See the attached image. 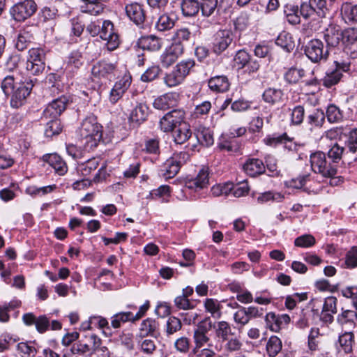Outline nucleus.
<instances>
[{
	"instance_id": "f257e3e1",
	"label": "nucleus",
	"mask_w": 357,
	"mask_h": 357,
	"mask_svg": "<svg viewBox=\"0 0 357 357\" xmlns=\"http://www.w3.org/2000/svg\"><path fill=\"white\" fill-rule=\"evenodd\" d=\"M33 86L32 81L17 82L13 75L5 77L1 84L4 94L11 96L10 106L16 109L26 103Z\"/></svg>"
},
{
	"instance_id": "f03ea898",
	"label": "nucleus",
	"mask_w": 357,
	"mask_h": 357,
	"mask_svg": "<svg viewBox=\"0 0 357 357\" xmlns=\"http://www.w3.org/2000/svg\"><path fill=\"white\" fill-rule=\"evenodd\" d=\"M102 126L98 123L96 117L91 114L86 116L82 121L79 128L80 137L86 140V144H91L90 146H97L102 140Z\"/></svg>"
},
{
	"instance_id": "7ed1b4c3",
	"label": "nucleus",
	"mask_w": 357,
	"mask_h": 357,
	"mask_svg": "<svg viewBox=\"0 0 357 357\" xmlns=\"http://www.w3.org/2000/svg\"><path fill=\"white\" fill-rule=\"evenodd\" d=\"M47 52L41 45L29 50L26 68L31 74L38 75L45 70Z\"/></svg>"
},
{
	"instance_id": "20e7f679",
	"label": "nucleus",
	"mask_w": 357,
	"mask_h": 357,
	"mask_svg": "<svg viewBox=\"0 0 357 357\" xmlns=\"http://www.w3.org/2000/svg\"><path fill=\"white\" fill-rule=\"evenodd\" d=\"M195 63L192 59L183 60L164 77V82L169 87H174L183 82Z\"/></svg>"
},
{
	"instance_id": "39448f33",
	"label": "nucleus",
	"mask_w": 357,
	"mask_h": 357,
	"mask_svg": "<svg viewBox=\"0 0 357 357\" xmlns=\"http://www.w3.org/2000/svg\"><path fill=\"white\" fill-rule=\"evenodd\" d=\"M185 113L183 109H175L165 114L159 121V128L164 132H169L185 123Z\"/></svg>"
},
{
	"instance_id": "423d86ee",
	"label": "nucleus",
	"mask_w": 357,
	"mask_h": 357,
	"mask_svg": "<svg viewBox=\"0 0 357 357\" xmlns=\"http://www.w3.org/2000/svg\"><path fill=\"white\" fill-rule=\"evenodd\" d=\"M304 53L313 63L326 61L328 56V50L324 49L323 42L319 39H312L304 46Z\"/></svg>"
},
{
	"instance_id": "0eeeda50",
	"label": "nucleus",
	"mask_w": 357,
	"mask_h": 357,
	"mask_svg": "<svg viewBox=\"0 0 357 357\" xmlns=\"http://www.w3.org/2000/svg\"><path fill=\"white\" fill-rule=\"evenodd\" d=\"M37 10L33 0H24L15 4L10 10V15L17 22H22L32 16Z\"/></svg>"
},
{
	"instance_id": "6e6552de",
	"label": "nucleus",
	"mask_w": 357,
	"mask_h": 357,
	"mask_svg": "<svg viewBox=\"0 0 357 357\" xmlns=\"http://www.w3.org/2000/svg\"><path fill=\"white\" fill-rule=\"evenodd\" d=\"M130 104L132 109H130L128 121L134 126H139L147 119L149 108L145 102L135 100L134 96L130 100Z\"/></svg>"
},
{
	"instance_id": "1a4fd4ad",
	"label": "nucleus",
	"mask_w": 357,
	"mask_h": 357,
	"mask_svg": "<svg viewBox=\"0 0 357 357\" xmlns=\"http://www.w3.org/2000/svg\"><path fill=\"white\" fill-rule=\"evenodd\" d=\"M326 158V154L322 151H319L311 153L310 156L311 168L314 173L319 174L323 177H333L337 174V169L331 167L326 170L324 165Z\"/></svg>"
},
{
	"instance_id": "9d476101",
	"label": "nucleus",
	"mask_w": 357,
	"mask_h": 357,
	"mask_svg": "<svg viewBox=\"0 0 357 357\" xmlns=\"http://www.w3.org/2000/svg\"><path fill=\"white\" fill-rule=\"evenodd\" d=\"M234 40L231 31L222 29L218 31L212 43V51L217 55L221 54L225 51Z\"/></svg>"
},
{
	"instance_id": "9b49d317",
	"label": "nucleus",
	"mask_w": 357,
	"mask_h": 357,
	"mask_svg": "<svg viewBox=\"0 0 357 357\" xmlns=\"http://www.w3.org/2000/svg\"><path fill=\"white\" fill-rule=\"evenodd\" d=\"M116 70L117 62L110 63L105 60H101L93 65L91 73L97 79H111L115 76Z\"/></svg>"
},
{
	"instance_id": "f8f14e48",
	"label": "nucleus",
	"mask_w": 357,
	"mask_h": 357,
	"mask_svg": "<svg viewBox=\"0 0 357 357\" xmlns=\"http://www.w3.org/2000/svg\"><path fill=\"white\" fill-rule=\"evenodd\" d=\"M124 10L130 21L140 28L143 27L146 20V13L143 5L137 2L127 3L125 6Z\"/></svg>"
},
{
	"instance_id": "ddd939ff",
	"label": "nucleus",
	"mask_w": 357,
	"mask_h": 357,
	"mask_svg": "<svg viewBox=\"0 0 357 357\" xmlns=\"http://www.w3.org/2000/svg\"><path fill=\"white\" fill-rule=\"evenodd\" d=\"M69 104V98L61 96L50 102L45 110L43 115L46 118L58 119Z\"/></svg>"
},
{
	"instance_id": "4468645a",
	"label": "nucleus",
	"mask_w": 357,
	"mask_h": 357,
	"mask_svg": "<svg viewBox=\"0 0 357 357\" xmlns=\"http://www.w3.org/2000/svg\"><path fill=\"white\" fill-rule=\"evenodd\" d=\"M342 43L347 54L357 57V29L349 28L342 31Z\"/></svg>"
},
{
	"instance_id": "2eb2a0df",
	"label": "nucleus",
	"mask_w": 357,
	"mask_h": 357,
	"mask_svg": "<svg viewBox=\"0 0 357 357\" xmlns=\"http://www.w3.org/2000/svg\"><path fill=\"white\" fill-rule=\"evenodd\" d=\"M265 322L268 329L277 333L290 322V317L287 314H276L271 312L265 316Z\"/></svg>"
},
{
	"instance_id": "dca6fc26",
	"label": "nucleus",
	"mask_w": 357,
	"mask_h": 357,
	"mask_svg": "<svg viewBox=\"0 0 357 357\" xmlns=\"http://www.w3.org/2000/svg\"><path fill=\"white\" fill-rule=\"evenodd\" d=\"M183 46L172 43L160 56L162 66L165 68L170 66L183 54Z\"/></svg>"
},
{
	"instance_id": "f3484780",
	"label": "nucleus",
	"mask_w": 357,
	"mask_h": 357,
	"mask_svg": "<svg viewBox=\"0 0 357 357\" xmlns=\"http://www.w3.org/2000/svg\"><path fill=\"white\" fill-rule=\"evenodd\" d=\"M126 307L128 311H121L116 313L111 317V326L114 329L121 328L122 324L127 322H135L134 320V312L132 310H137V306L132 304L128 305Z\"/></svg>"
},
{
	"instance_id": "a211bd4d",
	"label": "nucleus",
	"mask_w": 357,
	"mask_h": 357,
	"mask_svg": "<svg viewBox=\"0 0 357 357\" xmlns=\"http://www.w3.org/2000/svg\"><path fill=\"white\" fill-rule=\"evenodd\" d=\"M357 314L354 310H346L337 317V322L342 331H354L356 328Z\"/></svg>"
},
{
	"instance_id": "6ab92c4d",
	"label": "nucleus",
	"mask_w": 357,
	"mask_h": 357,
	"mask_svg": "<svg viewBox=\"0 0 357 357\" xmlns=\"http://www.w3.org/2000/svg\"><path fill=\"white\" fill-rule=\"evenodd\" d=\"M178 98L179 95L177 93H167L155 98L153 105L157 109L165 110L176 106Z\"/></svg>"
},
{
	"instance_id": "aec40b11",
	"label": "nucleus",
	"mask_w": 357,
	"mask_h": 357,
	"mask_svg": "<svg viewBox=\"0 0 357 357\" xmlns=\"http://www.w3.org/2000/svg\"><path fill=\"white\" fill-rule=\"evenodd\" d=\"M218 148L222 151H226L230 154H235L240 152L241 143L235 137H229L222 135L218 141Z\"/></svg>"
},
{
	"instance_id": "412c9836",
	"label": "nucleus",
	"mask_w": 357,
	"mask_h": 357,
	"mask_svg": "<svg viewBox=\"0 0 357 357\" xmlns=\"http://www.w3.org/2000/svg\"><path fill=\"white\" fill-rule=\"evenodd\" d=\"M42 160L48 163L58 175L63 176L68 172L66 162L56 153L45 154Z\"/></svg>"
},
{
	"instance_id": "4be33fe9",
	"label": "nucleus",
	"mask_w": 357,
	"mask_h": 357,
	"mask_svg": "<svg viewBox=\"0 0 357 357\" xmlns=\"http://www.w3.org/2000/svg\"><path fill=\"white\" fill-rule=\"evenodd\" d=\"M324 39L327 45V48L337 47L342 40V31L337 26L331 25L324 33Z\"/></svg>"
},
{
	"instance_id": "5701e85b",
	"label": "nucleus",
	"mask_w": 357,
	"mask_h": 357,
	"mask_svg": "<svg viewBox=\"0 0 357 357\" xmlns=\"http://www.w3.org/2000/svg\"><path fill=\"white\" fill-rule=\"evenodd\" d=\"M305 123L312 131L321 128L325 123V113L321 109H314L306 116Z\"/></svg>"
},
{
	"instance_id": "b1692460",
	"label": "nucleus",
	"mask_w": 357,
	"mask_h": 357,
	"mask_svg": "<svg viewBox=\"0 0 357 357\" xmlns=\"http://www.w3.org/2000/svg\"><path fill=\"white\" fill-rule=\"evenodd\" d=\"M83 3L80 6L82 13L91 15H99L103 13L105 5V0H82Z\"/></svg>"
},
{
	"instance_id": "393cba45",
	"label": "nucleus",
	"mask_w": 357,
	"mask_h": 357,
	"mask_svg": "<svg viewBox=\"0 0 357 357\" xmlns=\"http://www.w3.org/2000/svg\"><path fill=\"white\" fill-rule=\"evenodd\" d=\"M137 45L144 50L155 52L161 48L162 41L154 35L144 36L138 39Z\"/></svg>"
},
{
	"instance_id": "a878e982",
	"label": "nucleus",
	"mask_w": 357,
	"mask_h": 357,
	"mask_svg": "<svg viewBox=\"0 0 357 357\" xmlns=\"http://www.w3.org/2000/svg\"><path fill=\"white\" fill-rule=\"evenodd\" d=\"M243 168L248 175L252 177L264 174L266 170L264 162L258 158H250L247 160Z\"/></svg>"
},
{
	"instance_id": "bb28decb",
	"label": "nucleus",
	"mask_w": 357,
	"mask_h": 357,
	"mask_svg": "<svg viewBox=\"0 0 357 357\" xmlns=\"http://www.w3.org/2000/svg\"><path fill=\"white\" fill-rule=\"evenodd\" d=\"M284 93L280 89L268 87L262 93V100L269 105L280 104L283 100Z\"/></svg>"
},
{
	"instance_id": "cd10ccee",
	"label": "nucleus",
	"mask_w": 357,
	"mask_h": 357,
	"mask_svg": "<svg viewBox=\"0 0 357 357\" xmlns=\"http://www.w3.org/2000/svg\"><path fill=\"white\" fill-rule=\"evenodd\" d=\"M229 82L227 77L218 75L211 77L208 82L209 89L215 93H224L229 89Z\"/></svg>"
},
{
	"instance_id": "c85d7f7f",
	"label": "nucleus",
	"mask_w": 357,
	"mask_h": 357,
	"mask_svg": "<svg viewBox=\"0 0 357 357\" xmlns=\"http://www.w3.org/2000/svg\"><path fill=\"white\" fill-rule=\"evenodd\" d=\"M176 22V17L174 13H164L158 17L155 27L158 31H167L174 28Z\"/></svg>"
},
{
	"instance_id": "c756f323",
	"label": "nucleus",
	"mask_w": 357,
	"mask_h": 357,
	"mask_svg": "<svg viewBox=\"0 0 357 357\" xmlns=\"http://www.w3.org/2000/svg\"><path fill=\"white\" fill-rule=\"evenodd\" d=\"M34 40V36L30 31L23 29L18 33L15 47L18 51L22 52L28 48Z\"/></svg>"
},
{
	"instance_id": "7c9ffc66",
	"label": "nucleus",
	"mask_w": 357,
	"mask_h": 357,
	"mask_svg": "<svg viewBox=\"0 0 357 357\" xmlns=\"http://www.w3.org/2000/svg\"><path fill=\"white\" fill-rule=\"evenodd\" d=\"M208 172L207 169L202 168L199 172L197 176L190 180L186 185L188 188L195 189V190L203 189L208 185Z\"/></svg>"
},
{
	"instance_id": "2f4dec72",
	"label": "nucleus",
	"mask_w": 357,
	"mask_h": 357,
	"mask_svg": "<svg viewBox=\"0 0 357 357\" xmlns=\"http://www.w3.org/2000/svg\"><path fill=\"white\" fill-rule=\"evenodd\" d=\"M159 324L152 318H147L142 321L140 324V336L146 337L148 335L155 336L158 333Z\"/></svg>"
},
{
	"instance_id": "473e14b6",
	"label": "nucleus",
	"mask_w": 357,
	"mask_h": 357,
	"mask_svg": "<svg viewBox=\"0 0 357 357\" xmlns=\"http://www.w3.org/2000/svg\"><path fill=\"white\" fill-rule=\"evenodd\" d=\"M195 134L198 142L201 145L209 147L213 144V134L208 128L200 126L196 130Z\"/></svg>"
},
{
	"instance_id": "72a5a7b5",
	"label": "nucleus",
	"mask_w": 357,
	"mask_h": 357,
	"mask_svg": "<svg viewBox=\"0 0 357 357\" xmlns=\"http://www.w3.org/2000/svg\"><path fill=\"white\" fill-rule=\"evenodd\" d=\"M338 342L345 353H351L355 345L354 331H342L339 336Z\"/></svg>"
},
{
	"instance_id": "f704fd0d",
	"label": "nucleus",
	"mask_w": 357,
	"mask_h": 357,
	"mask_svg": "<svg viewBox=\"0 0 357 357\" xmlns=\"http://www.w3.org/2000/svg\"><path fill=\"white\" fill-rule=\"evenodd\" d=\"M205 311L211 314L214 319H220L222 317V305L220 301L215 298H206L204 302Z\"/></svg>"
},
{
	"instance_id": "c9c22d12",
	"label": "nucleus",
	"mask_w": 357,
	"mask_h": 357,
	"mask_svg": "<svg viewBox=\"0 0 357 357\" xmlns=\"http://www.w3.org/2000/svg\"><path fill=\"white\" fill-rule=\"evenodd\" d=\"M215 335L222 341H227L230 335H233L230 324L225 321H220L213 325Z\"/></svg>"
},
{
	"instance_id": "e433bc0d",
	"label": "nucleus",
	"mask_w": 357,
	"mask_h": 357,
	"mask_svg": "<svg viewBox=\"0 0 357 357\" xmlns=\"http://www.w3.org/2000/svg\"><path fill=\"white\" fill-rule=\"evenodd\" d=\"M192 135V131L185 122L176 128L173 137L174 142L178 144H183L188 141Z\"/></svg>"
},
{
	"instance_id": "4c0bfd02",
	"label": "nucleus",
	"mask_w": 357,
	"mask_h": 357,
	"mask_svg": "<svg viewBox=\"0 0 357 357\" xmlns=\"http://www.w3.org/2000/svg\"><path fill=\"white\" fill-rule=\"evenodd\" d=\"M305 72L303 68L291 67L284 74V79L289 84H296L305 76Z\"/></svg>"
},
{
	"instance_id": "58836bf2",
	"label": "nucleus",
	"mask_w": 357,
	"mask_h": 357,
	"mask_svg": "<svg viewBox=\"0 0 357 357\" xmlns=\"http://www.w3.org/2000/svg\"><path fill=\"white\" fill-rule=\"evenodd\" d=\"M316 15L320 18H325L333 9V6L327 0H310Z\"/></svg>"
},
{
	"instance_id": "ea45409f",
	"label": "nucleus",
	"mask_w": 357,
	"mask_h": 357,
	"mask_svg": "<svg viewBox=\"0 0 357 357\" xmlns=\"http://www.w3.org/2000/svg\"><path fill=\"white\" fill-rule=\"evenodd\" d=\"M181 8L184 16L193 17L199 11V2L198 0H182Z\"/></svg>"
},
{
	"instance_id": "a19ab883",
	"label": "nucleus",
	"mask_w": 357,
	"mask_h": 357,
	"mask_svg": "<svg viewBox=\"0 0 357 357\" xmlns=\"http://www.w3.org/2000/svg\"><path fill=\"white\" fill-rule=\"evenodd\" d=\"M275 44L281 47L287 52H291L295 47L291 35L285 31L279 34L275 40Z\"/></svg>"
},
{
	"instance_id": "79ce46f5",
	"label": "nucleus",
	"mask_w": 357,
	"mask_h": 357,
	"mask_svg": "<svg viewBox=\"0 0 357 357\" xmlns=\"http://www.w3.org/2000/svg\"><path fill=\"white\" fill-rule=\"evenodd\" d=\"M284 13L287 22L293 25L298 24L301 22L299 8L294 4H287L284 8Z\"/></svg>"
},
{
	"instance_id": "37998d69",
	"label": "nucleus",
	"mask_w": 357,
	"mask_h": 357,
	"mask_svg": "<svg viewBox=\"0 0 357 357\" xmlns=\"http://www.w3.org/2000/svg\"><path fill=\"white\" fill-rule=\"evenodd\" d=\"M82 54L78 50L72 51L68 56L66 70L73 71L83 65Z\"/></svg>"
},
{
	"instance_id": "c03bdc74",
	"label": "nucleus",
	"mask_w": 357,
	"mask_h": 357,
	"mask_svg": "<svg viewBox=\"0 0 357 357\" xmlns=\"http://www.w3.org/2000/svg\"><path fill=\"white\" fill-rule=\"evenodd\" d=\"M199 10L204 17H209L215 13H218V0H201Z\"/></svg>"
},
{
	"instance_id": "a18cd8bd",
	"label": "nucleus",
	"mask_w": 357,
	"mask_h": 357,
	"mask_svg": "<svg viewBox=\"0 0 357 357\" xmlns=\"http://www.w3.org/2000/svg\"><path fill=\"white\" fill-rule=\"evenodd\" d=\"M61 131L62 126L61 121L59 119H52L46 123L44 134L46 137L51 138L59 135Z\"/></svg>"
},
{
	"instance_id": "49530a36",
	"label": "nucleus",
	"mask_w": 357,
	"mask_h": 357,
	"mask_svg": "<svg viewBox=\"0 0 357 357\" xmlns=\"http://www.w3.org/2000/svg\"><path fill=\"white\" fill-rule=\"evenodd\" d=\"M325 118L331 123H338L343 119V113L340 109L334 104H330L326 108Z\"/></svg>"
},
{
	"instance_id": "de8ad7c7",
	"label": "nucleus",
	"mask_w": 357,
	"mask_h": 357,
	"mask_svg": "<svg viewBox=\"0 0 357 357\" xmlns=\"http://www.w3.org/2000/svg\"><path fill=\"white\" fill-rule=\"evenodd\" d=\"M181 167L172 158L167 159L163 165L162 176L165 179L174 177L178 172Z\"/></svg>"
},
{
	"instance_id": "09e8293b",
	"label": "nucleus",
	"mask_w": 357,
	"mask_h": 357,
	"mask_svg": "<svg viewBox=\"0 0 357 357\" xmlns=\"http://www.w3.org/2000/svg\"><path fill=\"white\" fill-rule=\"evenodd\" d=\"M182 328L181 321L175 316H170L166 322L165 333L167 337H171Z\"/></svg>"
},
{
	"instance_id": "8fccbe9b",
	"label": "nucleus",
	"mask_w": 357,
	"mask_h": 357,
	"mask_svg": "<svg viewBox=\"0 0 357 357\" xmlns=\"http://www.w3.org/2000/svg\"><path fill=\"white\" fill-rule=\"evenodd\" d=\"M342 76L343 75L338 70H333L327 72L321 81L323 86L326 88H331L340 82Z\"/></svg>"
},
{
	"instance_id": "3c124183",
	"label": "nucleus",
	"mask_w": 357,
	"mask_h": 357,
	"mask_svg": "<svg viewBox=\"0 0 357 357\" xmlns=\"http://www.w3.org/2000/svg\"><path fill=\"white\" fill-rule=\"evenodd\" d=\"M282 347L281 340L277 336H271L266 344L267 354L270 357L276 356Z\"/></svg>"
},
{
	"instance_id": "603ef678",
	"label": "nucleus",
	"mask_w": 357,
	"mask_h": 357,
	"mask_svg": "<svg viewBox=\"0 0 357 357\" xmlns=\"http://www.w3.org/2000/svg\"><path fill=\"white\" fill-rule=\"evenodd\" d=\"M99 165V161L96 158H91L86 162L79 165L78 172L83 176H87L95 171Z\"/></svg>"
},
{
	"instance_id": "864d4df0",
	"label": "nucleus",
	"mask_w": 357,
	"mask_h": 357,
	"mask_svg": "<svg viewBox=\"0 0 357 357\" xmlns=\"http://www.w3.org/2000/svg\"><path fill=\"white\" fill-rule=\"evenodd\" d=\"M341 11L349 21L357 22V5L353 6L349 2H344L342 4Z\"/></svg>"
},
{
	"instance_id": "5fc2aeb1",
	"label": "nucleus",
	"mask_w": 357,
	"mask_h": 357,
	"mask_svg": "<svg viewBox=\"0 0 357 357\" xmlns=\"http://www.w3.org/2000/svg\"><path fill=\"white\" fill-rule=\"evenodd\" d=\"M344 151V147L340 146L337 143H335L331 146L328 151V157L335 164L338 163L342 159V154Z\"/></svg>"
},
{
	"instance_id": "6e6d98bb",
	"label": "nucleus",
	"mask_w": 357,
	"mask_h": 357,
	"mask_svg": "<svg viewBox=\"0 0 357 357\" xmlns=\"http://www.w3.org/2000/svg\"><path fill=\"white\" fill-rule=\"evenodd\" d=\"M191 37V33L187 28L178 29L172 37V43L183 46V43L187 42Z\"/></svg>"
},
{
	"instance_id": "4d7b16f0",
	"label": "nucleus",
	"mask_w": 357,
	"mask_h": 357,
	"mask_svg": "<svg viewBox=\"0 0 357 357\" xmlns=\"http://www.w3.org/2000/svg\"><path fill=\"white\" fill-rule=\"evenodd\" d=\"M251 56L245 50H238L234 58L235 66L239 69H243V67L251 59Z\"/></svg>"
},
{
	"instance_id": "13d9d810",
	"label": "nucleus",
	"mask_w": 357,
	"mask_h": 357,
	"mask_svg": "<svg viewBox=\"0 0 357 357\" xmlns=\"http://www.w3.org/2000/svg\"><path fill=\"white\" fill-rule=\"evenodd\" d=\"M144 337H142V339L138 342L140 350L146 354H152L157 348L155 342L153 340Z\"/></svg>"
},
{
	"instance_id": "bf43d9fd",
	"label": "nucleus",
	"mask_w": 357,
	"mask_h": 357,
	"mask_svg": "<svg viewBox=\"0 0 357 357\" xmlns=\"http://www.w3.org/2000/svg\"><path fill=\"white\" fill-rule=\"evenodd\" d=\"M305 116V109L301 105H297L291 111V123L294 126H298L303 121Z\"/></svg>"
},
{
	"instance_id": "052dcab7",
	"label": "nucleus",
	"mask_w": 357,
	"mask_h": 357,
	"mask_svg": "<svg viewBox=\"0 0 357 357\" xmlns=\"http://www.w3.org/2000/svg\"><path fill=\"white\" fill-rule=\"evenodd\" d=\"M91 351H92L91 345L82 339L79 340L78 342L73 344L70 348V351L73 354L82 355Z\"/></svg>"
},
{
	"instance_id": "680f3d73",
	"label": "nucleus",
	"mask_w": 357,
	"mask_h": 357,
	"mask_svg": "<svg viewBox=\"0 0 357 357\" xmlns=\"http://www.w3.org/2000/svg\"><path fill=\"white\" fill-rule=\"evenodd\" d=\"M102 40L106 41L105 47L109 52L116 50L121 44L119 35L116 32H114L109 37H106L105 39Z\"/></svg>"
},
{
	"instance_id": "e2e57ef3",
	"label": "nucleus",
	"mask_w": 357,
	"mask_h": 357,
	"mask_svg": "<svg viewBox=\"0 0 357 357\" xmlns=\"http://www.w3.org/2000/svg\"><path fill=\"white\" fill-rule=\"evenodd\" d=\"M193 340L195 344L193 350L198 349L212 344L211 342L210 337L206 334L193 333Z\"/></svg>"
},
{
	"instance_id": "0e129e2a",
	"label": "nucleus",
	"mask_w": 357,
	"mask_h": 357,
	"mask_svg": "<svg viewBox=\"0 0 357 357\" xmlns=\"http://www.w3.org/2000/svg\"><path fill=\"white\" fill-rule=\"evenodd\" d=\"M315 238L310 234H305L297 237L294 241V245L301 248H309L315 244Z\"/></svg>"
},
{
	"instance_id": "69168bd1",
	"label": "nucleus",
	"mask_w": 357,
	"mask_h": 357,
	"mask_svg": "<svg viewBox=\"0 0 357 357\" xmlns=\"http://www.w3.org/2000/svg\"><path fill=\"white\" fill-rule=\"evenodd\" d=\"M299 13L305 20H308L314 15H316V12L310 0L301 3Z\"/></svg>"
},
{
	"instance_id": "338daca9",
	"label": "nucleus",
	"mask_w": 357,
	"mask_h": 357,
	"mask_svg": "<svg viewBox=\"0 0 357 357\" xmlns=\"http://www.w3.org/2000/svg\"><path fill=\"white\" fill-rule=\"evenodd\" d=\"M347 268H354L357 267V246H354L347 252L345 257Z\"/></svg>"
},
{
	"instance_id": "774afa93",
	"label": "nucleus",
	"mask_w": 357,
	"mask_h": 357,
	"mask_svg": "<svg viewBox=\"0 0 357 357\" xmlns=\"http://www.w3.org/2000/svg\"><path fill=\"white\" fill-rule=\"evenodd\" d=\"M215 349L216 347L213 344H210L206 347L193 350V352L196 357H215L216 356Z\"/></svg>"
}]
</instances>
